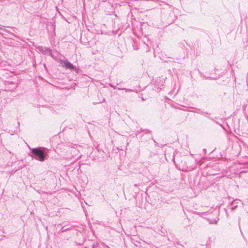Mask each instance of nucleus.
I'll list each match as a JSON object with an SVG mask.
<instances>
[{"instance_id":"7ed1b4c3","label":"nucleus","mask_w":248,"mask_h":248,"mask_svg":"<svg viewBox=\"0 0 248 248\" xmlns=\"http://www.w3.org/2000/svg\"><path fill=\"white\" fill-rule=\"evenodd\" d=\"M118 90H125L126 92H131L132 91V90H131V89H126V88H118Z\"/></svg>"},{"instance_id":"20e7f679","label":"nucleus","mask_w":248,"mask_h":248,"mask_svg":"<svg viewBox=\"0 0 248 248\" xmlns=\"http://www.w3.org/2000/svg\"><path fill=\"white\" fill-rule=\"evenodd\" d=\"M24 167V166H20V167L18 168V170L21 169H22Z\"/></svg>"},{"instance_id":"f257e3e1","label":"nucleus","mask_w":248,"mask_h":248,"mask_svg":"<svg viewBox=\"0 0 248 248\" xmlns=\"http://www.w3.org/2000/svg\"><path fill=\"white\" fill-rule=\"evenodd\" d=\"M31 153L34 155L35 159L41 162H43L46 159V153L41 148H34L31 149Z\"/></svg>"},{"instance_id":"f03ea898","label":"nucleus","mask_w":248,"mask_h":248,"mask_svg":"<svg viewBox=\"0 0 248 248\" xmlns=\"http://www.w3.org/2000/svg\"><path fill=\"white\" fill-rule=\"evenodd\" d=\"M61 62L63 63L62 67H65L66 69L74 70L75 68L73 64L68 61H61Z\"/></svg>"}]
</instances>
